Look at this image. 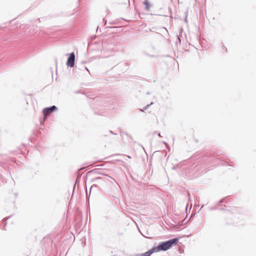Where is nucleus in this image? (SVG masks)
Returning a JSON list of instances; mask_svg holds the SVG:
<instances>
[{
	"label": "nucleus",
	"mask_w": 256,
	"mask_h": 256,
	"mask_svg": "<svg viewBox=\"0 0 256 256\" xmlns=\"http://www.w3.org/2000/svg\"><path fill=\"white\" fill-rule=\"evenodd\" d=\"M144 6H145V9L146 10H149L150 8V4L148 0H146L144 2Z\"/></svg>",
	"instance_id": "nucleus-5"
},
{
	"label": "nucleus",
	"mask_w": 256,
	"mask_h": 256,
	"mask_svg": "<svg viewBox=\"0 0 256 256\" xmlns=\"http://www.w3.org/2000/svg\"><path fill=\"white\" fill-rule=\"evenodd\" d=\"M56 109V107L54 106H51L50 108H47L44 110L43 113L44 115V116L48 115L51 112L54 110Z\"/></svg>",
	"instance_id": "nucleus-3"
},
{
	"label": "nucleus",
	"mask_w": 256,
	"mask_h": 256,
	"mask_svg": "<svg viewBox=\"0 0 256 256\" xmlns=\"http://www.w3.org/2000/svg\"><path fill=\"white\" fill-rule=\"evenodd\" d=\"M178 240V238L170 240L167 242L160 243L158 246H154V248L157 252L162 250L166 251L172 248V245H176Z\"/></svg>",
	"instance_id": "nucleus-1"
},
{
	"label": "nucleus",
	"mask_w": 256,
	"mask_h": 256,
	"mask_svg": "<svg viewBox=\"0 0 256 256\" xmlns=\"http://www.w3.org/2000/svg\"><path fill=\"white\" fill-rule=\"evenodd\" d=\"M75 55L74 52L70 54V56L68 59L66 64L68 66L73 67L74 64Z\"/></svg>",
	"instance_id": "nucleus-2"
},
{
	"label": "nucleus",
	"mask_w": 256,
	"mask_h": 256,
	"mask_svg": "<svg viewBox=\"0 0 256 256\" xmlns=\"http://www.w3.org/2000/svg\"><path fill=\"white\" fill-rule=\"evenodd\" d=\"M157 252L154 247L144 254H140V256H150L152 254Z\"/></svg>",
	"instance_id": "nucleus-4"
},
{
	"label": "nucleus",
	"mask_w": 256,
	"mask_h": 256,
	"mask_svg": "<svg viewBox=\"0 0 256 256\" xmlns=\"http://www.w3.org/2000/svg\"><path fill=\"white\" fill-rule=\"evenodd\" d=\"M140 256V254H136V256Z\"/></svg>",
	"instance_id": "nucleus-6"
}]
</instances>
